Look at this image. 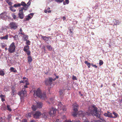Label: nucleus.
Listing matches in <instances>:
<instances>
[{
  "instance_id": "37",
  "label": "nucleus",
  "mask_w": 122,
  "mask_h": 122,
  "mask_svg": "<svg viewBox=\"0 0 122 122\" xmlns=\"http://www.w3.org/2000/svg\"><path fill=\"white\" fill-rule=\"evenodd\" d=\"M11 115L10 114H9L8 116L7 119L9 120V121H10L11 120Z\"/></svg>"
},
{
  "instance_id": "48",
  "label": "nucleus",
  "mask_w": 122,
  "mask_h": 122,
  "mask_svg": "<svg viewBox=\"0 0 122 122\" xmlns=\"http://www.w3.org/2000/svg\"><path fill=\"white\" fill-rule=\"evenodd\" d=\"M100 117H98L100 119L102 120V121L106 122L105 120L103 118H101Z\"/></svg>"
},
{
  "instance_id": "9",
  "label": "nucleus",
  "mask_w": 122,
  "mask_h": 122,
  "mask_svg": "<svg viewBox=\"0 0 122 122\" xmlns=\"http://www.w3.org/2000/svg\"><path fill=\"white\" fill-rule=\"evenodd\" d=\"M10 28L11 29H13L15 30L17 27V25L14 22H10L9 24Z\"/></svg>"
},
{
  "instance_id": "53",
  "label": "nucleus",
  "mask_w": 122,
  "mask_h": 122,
  "mask_svg": "<svg viewBox=\"0 0 122 122\" xmlns=\"http://www.w3.org/2000/svg\"><path fill=\"white\" fill-rule=\"evenodd\" d=\"M80 114H82L83 116H84V113H83V112L82 111H80Z\"/></svg>"
},
{
  "instance_id": "16",
  "label": "nucleus",
  "mask_w": 122,
  "mask_h": 122,
  "mask_svg": "<svg viewBox=\"0 0 122 122\" xmlns=\"http://www.w3.org/2000/svg\"><path fill=\"white\" fill-rule=\"evenodd\" d=\"M11 89V95L12 96H13L15 95V94L16 91L15 90V87L14 86H13L12 87Z\"/></svg>"
},
{
  "instance_id": "54",
  "label": "nucleus",
  "mask_w": 122,
  "mask_h": 122,
  "mask_svg": "<svg viewBox=\"0 0 122 122\" xmlns=\"http://www.w3.org/2000/svg\"><path fill=\"white\" fill-rule=\"evenodd\" d=\"M26 116H27V117H30V114L29 113H27L26 114Z\"/></svg>"
},
{
  "instance_id": "19",
  "label": "nucleus",
  "mask_w": 122,
  "mask_h": 122,
  "mask_svg": "<svg viewBox=\"0 0 122 122\" xmlns=\"http://www.w3.org/2000/svg\"><path fill=\"white\" fill-rule=\"evenodd\" d=\"M28 62L29 64L32 61V59L31 56H29L27 57Z\"/></svg>"
},
{
  "instance_id": "59",
  "label": "nucleus",
  "mask_w": 122,
  "mask_h": 122,
  "mask_svg": "<svg viewBox=\"0 0 122 122\" xmlns=\"http://www.w3.org/2000/svg\"><path fill=\"white\" fill-rule=\"evenodd\" d=\"M6 46V45H2L1 46L2 47V48H4V47Z\"/></svg>"
},
{
  "instance_id": "2",
  "label": "nucleus",
  "mask_w": 122,
  "mask_h": 122,
  "mask_svg": "<svg viewBox=\"0 0 122 122\" xmlns=\"http://www.w3.org/2000/svg\"><path fill=\"white\" fill-rule=\"evenodd\" d=\"M92 109L89 111L90 114H91L93 116L100 117L101 116V114L99 113V112L97 111V108L95 105L92 106Z\"/></svg>"
},
{
  "instance_id": "30",
  "label": "nucleus",
  "mask_w": 122,
  "mask_h": 122,
  "mask_svg": "<svg viewBox=\"0 0 122 122\" xmlns=\"http://www.w3.org/2000/svg\"><path fill=\"white\" fill-rule=\"evenodd\" d=\"M5 74L4 71L2 70H0V76H4Z\"/></svg>"
},
{
  "instance_id": "41",
  "label": "nucleus",
  "mask_w": 122,
  "mask_h": 122,
  "mask_svg": "<svg viewBox=\"0 0 122 122\" xmlns=\"http://www.w3.org/2000/svg\"><path fill=\"white\" fill-rule=\"evenodd\" d=\"M103 62L102 60H100L99 61V64L100 66H101L103 64Z\"/></svg>"
},
{
  "instance_id": "45",
  "label": "nucleus",
  "mask_w": 122,
  "mask_h": 122,
  "mask_svg": "<svg viewBox=\"0 0 122 122\" xmlns=\"http://www.w3.org/2000/svg\"><path fill=\"white\" fill-rule=\"evenodd\" d=\"M4 90L5 91H7L8 90V89L7 88V87L6 86H5L4 87Z\"/></svg>"
},
{
  "instance_id": "26",
  "label": "nucleus",
  "mask_w": 122,
  "mask_h": 122,
  "mask_svg": "<svg viewBox=\"0 0 122 122\" xmlns=\"http://www.w3.org/2000/svg\"><path fill=\"white\" fill-rule=\"evenodd\" d=\"M32 18L30 15H29L27 17H26L25 19H24V20L25 21H27L29 20L30 19H31Z\"/></svg>"
},
{
  "instance_id": "58",
  "label": "nucleus",
  "mask_w": 122,
  "mask_h": 122,
  "mask_svg": "<svg viewBox=\"0 0 122 122\" xmlns=\"http://www.w3.org/2000/svg\"><path fill=\"white\" fill-rule=\"evenodd\" d=\"M63 19V20H66V18L65 16H64L62 17Z\"/></svg>"
},
{
  "instance_id": "61",
  "label": "nucleus",
  "mask_w": 122,
  "mask_h": 122,
  "mask_svg": "<svg viewBox=\"0 0 122 122\" xmlns=\"http://www.w3.org/2000/svg\"><path fill=\"white\" fill-rule=\"evenodd\" d=\"M24 88H27L28 87V86H27V85H25L24 86Z\"/></svg>"
},
{
  "instance_id": "29",
  "label": "nucleus",
  "mask_w": 122,
  "mask_h": 122,
  "mask_svg": "<svg viewBox=\"0 0 122 122\" xmlns=\"http://www.w3.org/2000/svg\"><path fill=\"white\" fill-rule=\"evenodd\" d=\"M30 2L29 1L28 3L26 4V5L25 6V8L26 9V10H27L29 6L30 5Z\"/></svg>"
},
{
  "instance_id": "35",
  "label": "nucleus",
  "mask_w": 122,
  "mask_h": 122,
  "mask_svg": "<svg viewBox=\"0 0 122 122\" xmlns=\"http://www.w3.org/2000/svg\"><path fill=\"white\" fill-rule=\"evenodd\" d=\"M13 6L15 7H18L20 6V4L19 3L15 4Z\"/></svg>"
},
{
  "instance_id": "12",
  "label": "nucleus",
  "mask_w": 122,
  "mask_h": 122,
  "mask_svg": "<svg viewBox=\"0 0 122 122\" xmlns=\"http://www.w3.org/2000/svg\"><path fill=\"white\" fill-rule=\"evenodd\" d=\"M73 111L74 112H78V105L76 102H75L73 105Z\"/></svg>"
},
{
  "instance_id": "60",
  "label": "nucleus",
  "mask_w": 122,
  "mask_h": 122,
  "mask_svg": "<svg viewBox=\"0 0 122 122\" xmlns=\"http://www.w3.org/2000/svg\"><path fill=\"white\" fill-rule=\"evenodd\" d=\"M70 32L71 33H72L73 32L71 30V29H70Z\"/></svg>"
},
{
  "instance_id": "25",
  "label": "nucleus",
  "mask_w": 122,
  "mask_h": 122,
  "mask_svg": "<svg viewBox=\"0 0 122 122\" xmlns=\"http://www.w3.org/2000/svg\"><path fill=\"white\" fill-rule=\"evenodd\" d=\"M84 63L87 66H88V68H90V66H91V64L89 63L88 62V61H85Z\"/></svg>"
},
{
  "instance_id": "62",
  "label": "nucleus",
  "mask_w": 122,
  "mask_h": 122,
  "mask_svg": "<svg viewBox=\"0 0 122 122\" xmlns=\"http://www.w3.org/2000/svg\"><path fill=\"white\" fill-rule=\"evenodd\" d=\"M29 15H31L32 16H33V13H30Z\"/></svg>"
},
{
  "instance_id": "56",
  "label": "nucleus",
  "mask_w": 122,
  "mask_h": 122,
  "mask_svg": "<svg viewBox=\"0 0 122 122\" xmlns=\"http://www.w3.org/2000/svg\"><path fill=\"white\" fill-rule=\"evenodd\" d=\"M48 10L47 9H45L44 10V12L46 13H47L48 11Z\"/></svg>"
},
{
  "instance_id": "46",
  "label": "nucleus",
  "mask_w": 122,
  "mask_h": 122,
  "mask_svg": "<svg viewBox=\"0 0 122 122\" xmlns=\"http://www.w3.org/2000/svg\"><path fill=\"white\" fill-rule=\"evenodd\" d=\"M72 79L73 80H77L76 77L74 76H72Z\"/></svg>"
},
{
  "instance_id": "13",
  "label": "nucleus",
  "mask_w": 122,
  "mask_h": 122,
  "mask_svg": "<svg viewBox=\"0 0 122 122\" xmlns=\"http://www.w3.org/2000/svg\"><path fill=\"white\" fill-rule=\"evenodd\" d=\"M19 34L23 35L22 37L24 41H26L28 39V36L27 35H25L24 32H19Z\"/></svg>"
},
{
  "instance_id": "15",
  "label": "nucleus",
  "mask_w": 122,
  "mask_h": 122,
  "mask_svg": "<svg viewBox=\"0 0 122 122\" xmlns=\"http://www.w3.org/2000/svg\"><path fill=\"white\" fill-rule=\"evenodd\" d=\"M107 113H105L104 114V115L105 116L110 118L113 117V116H112V113L108 111H107Z\"/></svg>"
},
{
  "instance_id": "63",
  "label": "nucleus",
  "mask_w": 122,
  "mask_h": 122,
  "mask_svg": "<svg viewBox=\"0 0 122 122\" xmlns=\"http://www.w3.org/2000/svg\"><path fill=\"white\" fill-rule=\"evenodd\" d=\"M20 32H22V30L21 28L20 29Z\"/></svg>"
},
{
  "instance_id": "5",
  "label": "nucleus",
  "mask_w": 122,
  "mask_h": 122,
  "mask_svg": "<svg viewBox=\"0 0 122 122\" xmlns=\"http://www.w3.org/2000/svg\"><path fill=\"white\" fill-rule=\"evenodd\" d=\"M56 80V78L52 79L51 77H49V79H46L45 81V84L46 85H50L52 84L53 81H54Z\"/></svg>"
},
{
  "instance_id": "51",
  "label": "nucleus",
  "mask_w": 122,
  "mask_h": 122,
  "mask_svg": "<svg viewBox=\"0 0 122 122\" xmlns=\"http://www.w3.org/2000/svg\"><path fill=\"white\" fill-rule=\"evenodd\" d=\"M91 65L92 66L95 67V68H97V66L96 65H93L92 64Z\"/></svg>"
},
{
  "instance_id": "20",
  "label": "nucleus",
  "mask_w": 122,
  "mask_h": 122,
  "mask_svg": "<svg viewBox=\"0 0 122 122\" xmlns=\"http://www.w3.org/2000/svg\"><path fill=\"white\" fill-rule=\"evenodd\" d=\"M41 37L45 41H47L49 40V38L46 36H43L42 35H41Z\"/></svg>"
},
{
  "instance_id": "18",
  "label": "nucleus",
  "mask_w": 122,
  "mask_h": 122,
  "mask_svg": "<svg viewBox=\"0 0 122 122\" xmlns=\"http://www.w3.org/2000/svg\"><path fill=\"white\" fill-rule=\"evenodd\" d=\"M36 105L37 108H41L42 107V103L40 102H38L37 103Z\"/></svg>"
},
{
  "instance_id": "7",
  "label": "nucleus",
  "mask_w": 122,
  "mask_h": 122,
  "mask_svg": "<svg viewBox=\"0 0 122 122\" xmlns=\"http://www.w3.org/2000/svg\"><path fill=\"white\" fill-rule=\"evenodd\" d=\"M19 13L18 14V16L21 19H23L24 17V14L23 12V8H19Z\"/></svg>"
},
{
  "instance_id": "52",
  "label": "nucleus",
  "mask_w": 122,
  "mask_h": 122,
  "mask_svg": "<svg viewBox=\"0 0 122 122\" xmlns=\"http://www.w3.org/2000/svg\"><path fill=\"white\" fill-rule=\"evenodd\" d=\"M28 79H27V81L26 82V83H25V85H29V82H28V81L27 80Z\"/></svg>"
},
{
  "instance_id": "31",
  "label": "nucleus",
  "mask_w": 122,
  "mask_h": 122,
  "mask_svg": "<svg viewBox=\"0 0 122 122\" xmlns=\"http://www.w3.org/2000/svg\"><path fill=\"white\" fill-rule=\"evenodd\" d=\"M63 92L64 91L62 90H60L59 93L60 96H63L64 95Z\"/></svg>"
},
{
  "instance_id": "43",
  "label": "nucleus",
  "mask_w": 122,
  "mask_h": 122,
  "mask_svg": "<svg viewBox=\"0 0 122 122\" xmlns=\"http://www.w3.org/2000/svg\"><path fill=\"white\" fill-rule=\"evenodd\" d=\"M9 5H12V3L11 2H9V1L6 2Z\"/></svg>"
},
{
  "instance_id": "1",
  "label": "nucleus",
  "mask_w": 122,
  "mask_h": 122,
  "mask_svg": "<svg viewBox=\"0 0 122 122\" xmlns=\"http://www.w3.org/2000/svg\"><path fill=\"white\" fill-rule=\"evenodd\" d=\"M34 95L35 97H38L41 99L45 100L46 99L45 93H42L40 88H38L36 90L34 91Z\"/></svg>"
},
{
  "instance_id": "14",
  "label": "nucleus",
  "mask_w": 122,
  "mask_h": 122,
  "mask_svg": "<svg viewBox=\"0 0 122 122\" xmlns=\"http://www.w3.org/2000/svg\"><path fill=\"white\" fill-rule=\"evenodd\" d=\"M20 6L21 5H22L23 6L22 7H20L19 8H23V10L24 11H25L26 10V9L25 8V6L26 5V4L24 1H22L21 2V3H20Z\"/></svg>"
},
{
  "instance_id": "32",
  "label": "nucleus",
  "mask_w": 122,
  "mask_h": 122,
  "mask_svg": "<svg viewBox=\"0 0 122 122\" xmlns=\"http://www.w3.org/2000/svg\"><path fill=\"white\" fill-rule=\"evenodd\" d=\"M36 106H34V105H33L32 106L31 108L33 111H35L36 109Z\"/></svg>"
},
{
  "instance_id": "40",
  "label": "nucleus",
  "mask_w": 122,
  "mask_h": 122,
  "mask_svg": "<svg viewBox=\"0 0 122 122\" xmlns=\"http://www.w3.org/2000/svg\"><path fill=\"white\" fill-rule=\"evenodd\" d=\"M61 109L63 111H66V107L64 106H63Z\"/></svg>"
},
{
  "instance_id": "6",
  "label": "nucleus",
  "mask_w": 122,
  "mask_h": 122,
  "mask_svg": "<svg viewBox=\"0 0 122 122\" xmlns=\"http://www.w3.org/2000/svg\"><path fill=\"white\" fill-rule=\"evenodd\" d=\"M26 93L25 89L23 88L21 91L18 92V94L20 97L24 98L25 96Z\"/></svg>"
},
{
  "instance_id": "28",
  "label": "nucleus",
  "mask_w": 122,
  "mask_h": 122,
  "mask_svg": "<svg viewBox=\"0 0 122 122\" xmlns=\"http://www.w3.org/2000/svg\"><path fill=\"white\" fill-rule=\"evenodd\" d=\"M119 20H115V21L114 22V25H117L119 24Z\"/></svg>"
},
{
  "instance_id": "39",
  "label": "nucleus",
  "mask_w": 122,
  "mask_h": 122,
  "mask_svg": "<svg viewBox=\"0 0 122 122\" xmlns=\"http://www.w3.org/2000/svg\"><path fill=\"white\" fill-rule=\"evenodd\" d=\"M26 41V44L27 45H30V41L29 40H27L26 41Z\"/></svg>"
},
{
  "instance_id": "55",
  "label": "nucleus",
  "mask_w": 122,
  "mask_h": 122,
  "mask_svg": "<svg viewBox=\"0 0 122 122\" xmlns=\"http://www.w3.org/2000/svg\"><path fill=\"white\" fill-rule=\"evenodd\" d=\"M65 2L67 4H68L69 3V0H65Z\"/></svg>"
},
{
  "instance_id": "3",
  "label": "nucleus",
  "mask_w": 122,
  "mask_h": 122,
  "mask_svg": "<svg viewBox=\"0 0 122 122\" xmlns=\"http://www.w3.org/2000/svg\"><path fill=\"white\" fill-rule=\"evenodd\" d=\"M0 18L5 20H6L7 18L10 19L11 17L9 15L7 14V12L4 11L0 14Z\"/></svg>"
},
{
  "instance_id": "23",
  "label": "nucleus",
  "mask_w": 122,
  "mask_h": 122,
  "mask_svg": "<svg viewBox=\"0 0 122 122\" xmlns=\"http://www.w3.org/2000/svg\"><path fill=\"white\" fill-rule=\"evenodd\" d=\"M14 6H10L9 7V8L10 9L11 11H12L15 12L16 11V10L14 8Z\"/></svg>"
},
{
  "instance_id": "44",
  "label": "nucleus",
  "mask_w": 122,
  "mask_h": 122,
  "mask_svg": "<svg viewBox=\"0 0 122 122\" xmlns=\"http://www.w3.org/2000/svg\"><path fill=\"white\" fill-rule=\"evenodd\" d=\"M27 81V80H21L20 81V83H25Z\"/></svg>"
},
{
  "instance_id": "42",
  "label": "nucleus",
  "mask_w": 122,
  "mask_h": 122,
  "mask_svg": "<svg viewBox=\"0 0 122 122\" xmlns=\"http://www.w3.org/2000/svg\"><path fill=\"white\" fill-rule=\"evenodd\" d=\"M12 17L14 19H15L16 18V15H15V14H12Z\"/></svg>"
},
{
  "instance_id": "34",
  "label": "nucleus",
  "mask_w": 122,
  "mask_h": 122,
  "mask_svg": "<svg viewBox=\"0 0 122 122\" xmlns=\"http://www.w3.org/2000/svg\"><path fill=\"white\" fill-rule=\"evenodd\" d=\"M25 52H26V54L28 56H30L31 54L30 51L29 50L27 51H25Z\"/></svg>"
},
{
  "instance_id": "49",
  "label": "nucleus",
  "mask_w": 122,
  "mask_h": 122,
  "mask_svg": "<svg viewBox=\"0 0 122 122\" xmlns=\"http://www.w3.org/2000/svg\"><path fill=\"white\" fill-rule=\"evenodd\" d=\"M0 97L1 98H4L5 97V96L4 95H3L2 94H1L0 96Z\"/></svg>"
},
{
  "instance_id": "36",
  "label": "nucleus",
  "mask_w": 122,
  "mask_h": 122,
  "mask_svg": "<svg viewBox=\"0 0 122 122\" xmlns=\"http://www.w3.org/2000/svg\"><path fill=\"white\" fill-rule=\"evenodd\" d=\"M7 110L10 111H12L10 107V106L9 104L7 105Z\"/></svg>"
},
{
  "instance_id": "57",
  "label": "nucleus",
  "mask_w": 122,
  "mask_h": 122,
  "mask_svg": "<svg viewBox=\"0 0 122 122\" xmlns=\"http://www.w3.org/2000/svg\"><path fill=\"white\" fill-rule=\"evenodd\" d=\"M1 100L2 102H3L5 101V99L4 98H1Z\"/></svg>"
},
{
  "instance_id": "4",
  "label": "nucleus",
  "mask_w": 122,
  "mask_h": 122,
  "mask_svg": "<svg viewBox=\"0 0 122 122\" xmlns=\"http://www.w3.org/2000/svg\"><path fill=\"white\" fill-rule=\"evenodd\" d=\"M15 43L13 42L10 45L8 49V51L10 53L14 52L15 51Z\"/></svg>"
},
{
  "instance_id": "8",
  "label": "nucleus",
  "mask_w": 122,
  "mask_h": 122,
  "mask_svg": "<svg viewBox=\"0 0 122 122\" xmlns=\"http://www.w3.org/2000/svg\"><path fill=\"white\" fill-rule=\"evenodd\" d=\"M56 109L53 107H52L50 109L49 111L48 112L50 117H52L56 113Z\"/></svg>"
},
{
  "instance_id": "50",
  "label": "nucleus",
  "mask_w": 122,
  "mask_h": 122,
  "mask_svg": "<svg viewBox=\"0 0 122 122\" xmlns=\"http://www.w3.org/2000/svg\"><path fill=\"white\" fill-rule=\"evenodd\" d=\"M64 0H56V1L59 2H63Z\"/></svg>"
},
{
  "instance_id": "22",
  "label": "nucleus",
  "mask_w": 122,
  "mask_h": 122,
  "mask_svg": "<svg viewBox=\"0 0 122 122\" xmlns=\"http://www.w3.org/2000/svg\"><path fill=\"white\" fill-rule=\"evenodd\" d=\"M47 48L48 49L49 51H51L52 49V47L49 45H47L46 46Z\"/></svg>"
},
{
  "instance_id": "27",
  "label": "nucleus",
  "mask_w": 122,
  "mask_h": 122,
  "mask_svg": "<svg viewBox=\"0 0 122 122\" xmlns=\"http://www.w3.org/2000/svg\"><path fill=\"white\" fill-rule=\"evenodd\" d=\"M12 37H13L14 39V40H16L18 39V36L17 35H16L15 36H12Z\"/></svg>"
},
{
  "instance_id": "11",
  "label": "nucleus",
  "mask_w": 122,
  "mask_h": 122,
  "mask_svg": "<svg viewBox=\"0 0 122 122\" xmlns=\"http://www.w3.org/2000/svg\"><path fill=\"white\" fill-rule=\"evenodd\" d=\"M49 114L48 112H44L41 114L42 117L45 119H47L49 116Z\"/></svg>"
},
{
  "instance_id": "17",
  "label": "nucleus",
  "mask_w": 122,
  "mask_h": 122,
  "mask_svg": "<svg viewBox=\"0 0 122 122\" xmlns=\"http://www.w3.org/2000/svg\"><path fill=\"white\" fill-rule=\"evenodd\" d=\"M8 34L6 35L5 36H1L0 38L1 40H8Z\"/></svg>"
},
{
  "instance_id": "47",
  "label": "nucleus",
  "mask_w": 122,
  "mask_h": 122,
  "mask_svg": "<svg viewBox=\"0 0 122 122\" xmlns=\"http://www.w3.org/2000/svg\"><path fill=\"white\" fill-rule=\"evenodd\" d=\"M1 109L2 110H5V106L4 107H2L1 108Z\"/></svg>"
},
{
  "instance_id": "10",
  "label": "nucleus",
  "mask_w": 122,
  "mask_h": 122,
  "mask_svg": "<svg viewBox=\"0 0 122 122\" xmlns=\"http://www.w3.org/2000/svg\"><path fill=\"white\" fill-rule=\"evenodd\" d=\"M41 114V113L40 112H36L33 114V117L37 119H39L40 118V117Z\"/></svg>"
},
{
  "instance_id": "24",
  "label": "nucleus",
  "mask_w": 122,
  "mask_h": 122,
  "mask_svg": "<svg viewBox=\"0 0 122 122\" xmlns=\"http://www.w3.org/2000/svg\"><path fill=\"white\" fill-rule=\"evenodd\" d=\"M10 69L11 72H17V71L13 67H11Z\"/></svg>"
},
{
  "instance_id": "64",
  "label": "nucleus",
  "mask_w": 122,
  "mask_h": 122,
  "mask_svg": "<svg viewBox=\"0 0 122 122\" xmlns=\"http://www.w3.org/2000/svg\"><path fill=\"white\" fill-rule=\"evenodd\" d=\"M30 122H35V121L34 120H31Z\"/></svg>"
},
{
  "instance_id": "38",
  "label": "nucleus",
  "mask_w": 122,
  "mask_h": 122,
  "mask_svg": "<svg viewBox=\"0 0 122 122\" xmlns=\"http://www.w3.org/2000/svg\"><path fill=\"white\" fill-rule=\"evenodd\" d=\"M78 112H73L72 114V115L74 117H75L77 115Z\"/></svg>"
},
{
  "instance_id": "33",
  "label": "nucleus",
  "mask_w": 122,
  "mask_h": 122,
  "mask_svg": "<svg viewBox=\"0 0 122 122\" xmlns=\"http://www.w3.org/2000/svg\"><path fill=\"white\" fill-rule=\"evenodd\" d=\"M113 114L115 116L114 117H112V118H115L117 117L118 116V115L115 112H113Z\"/></svg>"
},
{
  "instance_id": "21",
  "label": "nucleus",
  "mask_w": 122,
  "mask_h": 122,
  "mask_svg": "<svg viewBox=\"0 0 122 122\" xmlns=\"http://www.w3.org/2000/svg\"><path fill=\"white\" fill-rule=\"evenodd\" d=\"M29 46L27 45L25 46L24 47L23 51H27L29 50Z\"/></svg>"
}]
</instances>
